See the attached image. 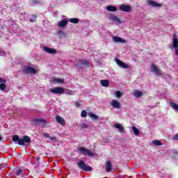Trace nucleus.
Instances as JSON below:
<instances>
[{"label": "nucleus", "instance_id": "1", "mask_svg": "<svg viewBox=\"0 0 178 178\" xmlns=\"http://www.w3.org/2000/svg\"><path fill=\"white\" fill-rule=\"evenodd\" d=\"M13 141L14 143H18L19 145H29L30 143H31V138H30L28 136H24L23 138H20L19 136L17 135H14L13 136Z\"/></svg>", "mask_w": 178, "mask_h": 178}, {"label": "nucleus", "instance_id": "2", "mask_svg": "<svg viewBox=\"0 0 178 178\" xmlns=\"http://www.w3.org/2000/svg\"><path fill=\"white\" fill-rule=\"evenodd\" d=\"M91 63L86 59H79L76 64L77 69H83V67H90Z\"/></svg>", "mask_w": 178, "mask_h": 178}, {"label": "nucleus", "instance_id": "3", "mask_svg": "<svg viewBox=\"0 0 178 178\" xmlns=\"http://www.w3.org/2000/svg\"><path fill=\"white\" fill-rule=\"evenodd\" d=\"M77 165L79 169H81V170H85V172H90V170H92V168L87 165L84 161H80L79 162H78Z\"/></svg>", "mask_w": 178, "mask_h": 178}, {"label": "nucleus", "instance_id": "4", "mask_svg": "<svg viewBox=\"0 0 178 178\" xmlns=\"http://www.w3.org/2000/svg\"><path fill=\"white\" fill-rule=\"evenodd\" d=\"M78 151L81 154H82V155L90 156V157L94 156V152H91V150H90L86 147H80L78 148Z\"/></svg>", "mask_w": 178, "mask_h": 178}, {"label": "nucleus", "instance_id": "5", "mask_svg": "<svg viewBox=\"0 0 178 178\" xmlns=\"http://www.w3.org/2000/svg\"><path fill=\"white\" fill-rule=\"evenodd\" d=\"M171 49H174L175 52V55H178V39L177 37L174 36L172 39V47Z\"/></svg>", "mask_w": 178, "mask_h": 178}, {"label": "nucleus", "instance_id": "6", "mask_svg": "<svg viewBox=\"0 0 178 178\" xmlns=\"http://www.w3.org/2000/svg\"><path fill=\"white\" fill-rule=\"evenodd\" d=\"M49 91L52 94H63L65 92V89L60 87H56L54 88L49 89Z\"/></svg>", "mask_w": 178, "mask_h": 178}, {"label": "nucleus", "instance_id": "7", "mask_svg": "<svg viewBox=\"0 0 178 178\" xmlns=\"http://www.w3.org/2000/svg\"><path fill=\"white\" fill-rule=\"evenodd\" d=\"M109 19L110 20H112V22H114V23H116L117 24H122V23H123V22H122V19H120V18H119L118 16L113 14L110 15Z\"/></svg>", "mask_w": 178, "mask_h": 178}, {"label": "nucleus", "instance_id": "8", "mask_svg": "<svg viewBox=\"0 0 178 178\" xmlns=\"http://www.w3.org/2000/svg\"><path fill=\"white\" fill-rule=\"evenodd\" d=\"M150 70H151V72L154 73L156 76H159V74H161V70H159V68H158V67H156V65H155V64L151 65Z\"/></svg>", "mask_w": 178, "mask_h": 178}, {"label": "nucleus", "instance_id": "9", "mask_svg": "<svg viewBox=\"0 0 178 178\" xmlns=\"http://www.w3.org/2000/svg\"><path fill=\"white\" fill-rule=\"evenodd\" d=\"M147 3L150 5V6H153V8H161L162 6V4L152 0H147Z\"/></svg>", "mask_w": 178, "mask_h": 178}, {"label": "nucleus", "instance_id": "10", "mask_svg": "<svg viewBox=\"0 0 178 178\" xmlns=\"http://www.w3.org/2000/svg\"><path fill=\"white\" fill-rule=\"evenodd\" d=\"M120 10L122 12H130L131 10V7L129 5L122 4L120 6Z\"/></svg>", "mask_w": 178, "mask_h": 178}, {"label": "nucleus", "instance_id": "11", "mask_svg": "<svg viewBox=\"0 0 178 178\" xmlns=\"http://www.w3.org/2000/svg\"><path fill=\"white\" fill-rule=\"evenodd\" d=\"M113 41L116 43L126 44V40L119 36H113Z\"/></svg>", "mask_w": 178, "mask_h": 178}, {"label": "nucleus", "instance_id": "12", "mask_svg": "<svg viewBox=\"0 0 178 178\" xmlns=\"http://www.w3.org/2000/svg\"><path fill=\"white\" fill-rule=\"evenodd\" d=\"M115 62L117 63V65H118V66H120V67H122V69H127L129 67V66H127V65H126V63H123L122 60L116 58L115 59Z\"/></svg>", "mask_w": 178, "mask_h": 178}, {"label": "nucleus", "instance_id": "13", "mask_svg": "<svg viewBox=\"0 0 178 178\" xmlns=\"http://www.w3.org/2000/svg\"><path fill=\"white\" fill-rule=\"evenodd\" d=\"M25 73H31V74H35L37 73V70L31 67H27L24 69Z\"/></svg>", "mask_w": 178, "mask_h": 178}, {"label": "nucleus", "instance_id": "14", "mask_svg": "<svg viewBox=\"0 0 178 178\" xmlns=\"http://www.w3.org/2000/svg\"><path fill=\"white\" fill-rule=\"evenodd\" d=\"M111 105L113 106V108H115V109L120 108V103L118 102L116 99L112 100Z\"/></svg>", "mask_w": 178, "mask_h": 178}, {"label": "nucleus", "instance_id": "15", "mask_svg": "<svg viewBox=\"0 0 178 178\" xmlns=\"http://www.w3.org/2000/svg\"><path fill=\"white\" fill-rule=\"evenodd\" d=\"M43 49L47 54H56V50L55 49H51V48H49L48 47H44L43 48Z\"/></svg>", "mask_w": 178, "mask_h": 178}, {"label": "nucleus", "instance_id": "16", "mask_svg": "<svg viewBox=\"0 0 178 178\" xmlns=\"http://www.w3.org/2000/svg\"><path fill=\"white\" fill-rule=\"evenodd\" d=\"M51 83H63V79H59V78H56V77H54L50 80Z\"/></svg>", "mask_w": 178, "mask_h": 178}, {"label": "nucleus", "instance_id": "17", "mask_svg": "<svg viewBox=\"0 0 178 178\" xmlns=\"http://www.w3.org/2000/svg\"><path fill=\"white\" fill-rule=\"evenodd\" d=\"M67 25V20L66 19H63L58 22V27L63 28V27H65Z\"/></svg>", "mask_w": 178, "mask_h": 178}, {"label": "nucleus", "instance_id": "18", "mask_svg": "<svg viewBox=\"0 0 178 178\" xmlns=\"http://www.w3.org/2000/svg\"><path fill=\"white\" fill-rule=\"evenodd\" d=\"M56 119L58 123H59L60 124H62V126H65V124H66V122L65 121L64 119L62 118V117L56 116Z\"/></svg>", "mask_w": 178, "mask_h": 178}, {"label": "nucleus", "instance_id": "19", "mask_svg": "<svg viewBox=\"0 0 178 178\" xmlns=\"http://www.w3.org/2000/svg\"><path fill=\"white\" fill-rule=\"evenodd\" d=\"M106 9L108 12H116V10H118V8H116V6H108L106 7Z\"/></svg>", "mask_w": 178, "mask_h": 178}, {"label": "nucleus", "instance_id": "20", "mask_svg": "<svg viewBox=\"0 0 178 178\" xmlns=\"http://www.w3.org/2000/svg\"><path fill=\"white\" fill-rule=\"evenodd\" d=\"M114 127L115 129H118L120 133H123L124 131V128H123V126H122L120 124H115Z\"/></svg>", "mask_w": 178, "mask_h": 178}, {"label": "nucleus", "instance_id": "21", "mask_svg": "<svg viewBox=\"0 0 178 178\" xmlns=\"http://www.w3.org/2000/svg\"><path fill=\"white\" fill-rule=\"evenodd\" d=\"M112 170V164H111L110 161H107L106 163V172H109Z\"/></svg>", "mask_w": 178, "mask_h": 178}, {"label": "nucleus", "instance_id": "22", "mask_svg": "<svg viewBox=\"0 0 178 178\" xmlns=\"http://www.w3.org/2000/svg\"><path fill=\"white\" fill-rule=\"evenodd\" d=\"M134 96H135L136 98H140V97L143 96V92L138 91V90H135L134 92Z\"/></svg>", "mask_w": 178, "mask_h": 178}, {"label": "nucleus", "instance_id": "23", "mask_svg": "<svg viewBox=\"0 0 178 178\" xmlns=\"http://www.w3.org/2000/svg\"><path fill=\"white\" fill-rule=\"evenodd\" d=\"M88 116H90V118H91V119H92L93 120H98L99 119V117L97 115H95V114L92 113H89Z\"/></svg>", "mask_w": 178, "mask_h": 178}, {"label": "nucleus", "instance_id": "24", "mask_svg": "<svg viewBox=\"0 0 178 178\" xmlns=\"http://www.w3.org/2000/svg\"><path fill=\"white\" fill-rule=\"evenodd\" d=\"M101 85L103 87H108V86H109V81H108V80H102L101 81Z\"/></svg>", "mask_w": 178, "mask_h": 178}, {"label": "nucleus", "instance_id": "25", "mask_svg": "<svg viewBox=\"0 0 178 178\" xmlns=\"http://www.w3.org/2000/svg\"><path fill=\"white\" fill-rule=\"evenodd\" d=\"M34 123H44L45 122V120L43 118H35L33 120Z\"/></svg>", "mask_w": 178, "mask_h": 178}, {"label": "nucleus", "instance_id": "26", "mask_svg": "<svg viewBox=\"0 0 178 178\" xmlns=\"http://www.w3.org/2000/svg\"><path fill=\"white\" fill-rule=\"evenodd\" d=\"M132 130L135 134V136H138L140 134V130L137 129L136 127H132Z\"/></svg>", "mask_w": 178, "mask_h": 178}, {"label": "nucleus", "instance_id": "27", "mask_svg": "<svg viewBox=\"0 0 178 178\" xmlns=\"http://www.w3.org/2000/svg\"><path fill=\"white\" fill-rule=\"evenodd\" d=\"M170 106L172 107L173 109H175V111H178V105L177 104H176L174 102H170Z\"/></svg>", "mask_w": 178, "mask_h": 178}, {"label": "nucleus", "instance_id": "28", "mask_svg": "<svg viewBox=\"0 0 178 178\" xmlns=\"http://www.w3.org/2000/svg\"><path fill=\"white\" fill-rule=\"evenodd\" d=\"M115 95L117 98H120V97H122V95H123V93H122V92H120L119 90H116L115 92Z\"/></svg>", "mask_w": 178, "mask_h": 178}, {"label": "nucleus", "instance_id": "29", "mask_svg": "<svg viewBox=\"0 0 178 178\" xmlns=\"http://www.w3.org/2000/svg\"><path fill=\"white\" fill-rule=\"evenodd\" d=\"M69 22H70V23L77 24V23H79V19H77V18H71V19H69Z\"/></svg>", "mask_w": 178, "mask_h": 178}, {"label": "nucleus", "instance_id": "30", "mask_svg": "<svg viewBox=\"0 0 178 178\" xmlns=\"http://www.w3.org/2000/svg\"><path fill=\"white\" fill-rule=\"evenodd\" d=\"M152 143L154 145H162V143H161V141L158 140H154L152 141Z\"/></svg>", "mask_w": 178, "mask_h": 178}, {"label": "nucleus", "instance_id": "31", "mask_svg": "<svg viewBox=\"0 0 178 178\" xmlns=\"http://www.w3.org/2000/svg\"><path fill=\"white\" fill-rule=\"evenodd\" d=\"M6 88V85H5V83H1L0 84V90L1 91H5Z\"/></svg>", "mask_w": 178, "mask_h": 178}, {"label": "nucleus", "instance_id": "32", "mask_svg": "<svg viewBox=\"0 0 178 178\" xmlns=\"http://www.w3.org/2000/svg\"><path fill=\"white\" fill-rule=\"evenodd\" d=\"M81 116V118H87V111H86V110L82 111Z\"/></svg>", "mask_w": 178, "mask_h": 178}, {"label": "nucleus", "instance_id": "33", "mask_svg": "<svg viewBox=\"0 0 178 178\" xmlns=\"http://www.w3.org/2000/svg\"><path fill=\"white\" fill-rule=\"evenodd\" d=\"M23 174V170L22 169H18V170L16 172L17 176H20Z\"/></svg>", "mask_w": 178, "mask_h": 178}, {"label": "nucleus", "instance_id": "34", "mask_svg": "<svg viewBox=\"0 0 178 178\" xmlns=\"http://www.w3.org/2000/svg\"><path fill=\"white\" fill-rule=\"evenodd\" d=\"M81 127H82V129H87V127H88V124H87L86 123H82L81 124Z\"/></svg>", "mask_w": 178, "mask_h": 178}, {"label": "nucleus", "instance_id": "35", "mask_svg": "<svg viewBox=\"0 0 178 178\" xmlns=\"http://www.w3.org/2000/svg\"><path fill=\"white\" fill-rule=\"evenodd\" d=\"M33 18L30 19V22L31 23H34V22H35V20L37 19V16L35 15H33Z\"/></svg>", "mask_w": 178, "mask_h": 178}, {"label": "nucleus", "instance_id": "36", "mask_svg": "<svg viewBox=\"0 0 178 178\" xmlns=\"http://www.w3.org/2000/svg\"><path fill=\"white\" fill-rule=\"evenodd\" d=\"M0 83H1V84H5V83H6V79L0 78Z\"/></svg>", "mask_w": 178, "mask_h": 178}, {"label": "nucleus", "instance_id": "37", "mask_svg": "<svg viewBox=\"0 0 178 178\" xmlns=\"http://www.w3.org/2000/svg\"><path fill=\"white\" fill-rule=\"evenodd\" d=\"M49 140H51V141H56V137L55 136H49Z\"/></svg>", "mask_w": 178, "mask_h": 178}, {"label": "nucleus", "instance_id": "38", "mask_svg": "<svg viewBox=\"0 0 178 178\" xmlns=\"http://www.w3.org/2000/svg\"><path fill=\"white\" fill-rule=\"evenodd\" d=\"M43 136H44V137H45L46 138H49V134H48V133H44L43 134Z\"/></svg>", "mask_w": 178, "mask_h": 178}, {"label": "nucleus", "instance_id": "39", "mask_svg": "<svg viewBox=\"0 0 178 178\" xmlns=\"http://www.w3.org/2000/svg\"><path fill=\"white\" fill-rule=\"evenodd\" d=\"M80 102H75V106L76 107V108H80Z\"/></svg>", "mask_w": 178, "mask_h": 178}, {"label": "nucleus", "instance_id": "40", "mask_svg": "<svg viewBox=\"0 0 178 178\" xmlns=\"http://www.w3.org/2000/svg\"><path fill=\"white\" fill-rule=\"evenodd\" d=\"M33 3H40L41 1L40 0H33Z\"/></svg>", "mask_w": 178, "mask_h": 178}, {"label": "nucleus", "instance_id": "41", "mask_svg": "<svg viewBox=\"0 0 178 178\" xmlns=\"http://www.w3.org/2000/svg\"><path fill=\"white\" fill-rule=\"evenodd\" d=\"M35 163H36V165H37V163H38V161H40V157H35Z\"/></svg>", "mask_w": 178, "mask_h": 178}, {"label": "nucleus", "instance_id": "42", "mask_svg": "<svg viewBox=\"0 0 178 178\" xmlns=\"http://www.w3.org/2000/svg\"><path fill=\"white\" fill-rule=\"evenodd\" d=\"M172 140H178V134L175 135Z\"/></svg>", "mask_w": 178, "mask_h": 178}, {"label": "nucleus", "instance_id": "43", "mask_svg": "<svg viewBox=\"0 0 178 178\" xmlns=\"http://www.w3.org/2000/svg\"><path fill=\"white\" fill-rule=\"evenodd\" d=\"M2 140V136H0V141Z\"/></svg>", "mask_w": 178, "mask_h": 178}, {"label": "nucleus", "instance_id": "44", "mask_svg": "<svg viewBox=\"0 0 178 178\" xmlns=\"http://www.w3.org/2000/svg\"><path fill=\"white\" fill-rule=\"evenodd\" d=\"M0 54H1V51H0Z\"/></svg>", "mask_w": 178, "mask_h": 178}]
</instances>
